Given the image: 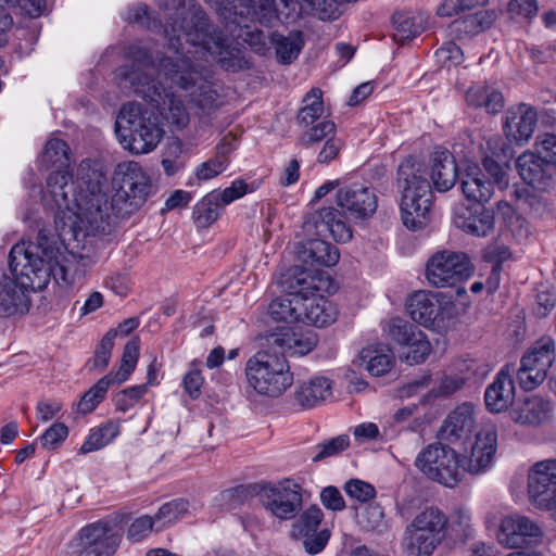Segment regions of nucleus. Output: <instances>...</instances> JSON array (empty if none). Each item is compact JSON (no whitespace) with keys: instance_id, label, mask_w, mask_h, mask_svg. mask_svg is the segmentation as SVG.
Masks as SVG:
<instances>
[{"instance_id":"f257e3e1","label":"nucleus","mask_w":556,"mask_h":556,"mask_svg":"<svg viewBox=\"0 0 556 556\" xmlns=\"http://www.w3.org/2000/svg\"><path fill=\"white\" fill-rule=\"evenodd\" d=\"M164 36L176 56L161 59L159 75L169 89L177 87L185 90L190 101L204 113L216 109L219 96L212 88L211 72L191 60V51H185L182 40L199 48L202 54L210 53L223 68L231 72L243 66L240 50L210 23L208 16L194 0H186L184 8L169 16L164 26Z\"/></svg>"},{"instance_id":"f03ea898","label":"nucleus","mask_w":556,"mask_h":556,"mask_svg":"<svg viewBox=\"0 0 556 556\" xmlns=\"http://www.w3.org/2000/svg\"><path fill=\"white\" fill-rule=\"evenodd\" d=\"M105 174L90 160L80 162L77 178L68 170L55 169L47 178V190L56 208L55 228L65 239H77L78 222L86 225L87 235H106L109 215L104 189Z\"/></svg>"},{"instance_id":"7ed1b4c3","label":"nucleus","mask_w":556,"mask_h":556,"mask_svg":"<svg viewBox=\"0 0 556 556\" xmlns=\"http://www.w3.org/2000/svg\"><path fill=\"white\" fill-rule=\"evenodd\" d=\"M58 251L48 244L47 235L39 231L37 242L21 241L9 253V269L12 277L0 269V316L9 317L28 309L25 291L42 290L54 276L58 280H70L71 266L55 263Z\"/></svg>"},{"instance_id":"20e7f679","label":"nucleus","mask_w":556,"mask_h":556,"mask_svg":"<svg viewBox=\"0 0 556 556\" xmlns=\"http://www.w3.org/2000/svg\"><path fill=\"white\" fill-rule=\"evenodd\" d=\"M497 448V433L483 428L476 435L470 456L465 457L442 443L429 444L416 457L415 465L429 479L445 486H454L466 472L478 475L492 463Z\"/></svg>"},{"instance_id":"39448f33","label":"nucleus","mask_w":556,"mask_h":556,"mask_svg":"<svg viewBox=\"0 0 556 556\" xmlns=\"http://www.w3.org/2000/svg\"><path fill=\"white\" fill-rule=\"evenodd\" d=\"M337 204L341 211L329 206L307 214L302 227L307 233L325 236L327 232L337 242L352 239V228L343 217L362 222L374 215L377 210V197L372 190L361 184L345 186L337 192Z\"/></svg>"},{"instance_id":"423d86ee","label":"nucleus","mask_w":556,"mask_h":556,"mask_svg":"<svg viewBox=\"0 0 556 556\" xmlns=\"http://www.w3.org/2000/svg\"><path fill=\"white\" fill-rule=\"evenodd\" d=\"M129 56L138 61L139 66L125 73L123 84L144 101L155 108L160 115L168 123L178 127H185L189 122V115L181 99L162 86L153 78L154 68L151 66V55L140 47L129 48Z\"/></svg>"},{"instance_id":"0eeeda50","label":"nucleus","mask_w":556,"mask_h":556,"mask_svg":"<svg viewBox=\"0 0 556 556\" xmlns=\"http://www.w3.org/2000/svg\"><path fill=\"white\" fill-rule=\"evenodd\" d=\"M428 176L427 166L413 156L405 159L397 168L402 220L413 231L426 227L427 215L432 205V185Z\"/></svg>"},{"instance_id":"6e6552de","label":"nucleus","mask_w":556,"mask_h":556,"mask_svg":"<svg viewBox=\"0 0 556 556\" xmlns=\"http://www.w3.org/2000/svg\"><path fill=\"white\" fill-rule=\"evenodd\" d=\"M116 192L110 197L108 186L104 189L109 215V235L112 231L113 218H127L137 212L152 193L150 177L139 163L134 161L121 162L114 170Z\"/></svg>"},{"instance_id":"1a4fd4ad","label":"nucleus","mask_w":556,"mask_h":556,"mask_svg":"<svg viewBox=\"0 0 556 556\" xmlns=\"http://www.w3.org/2000/svg\"><path fill=\"white\" fill-rule=\"evenodd\" d=\"M115 131L119 143L132 154L152 152L163 138V129L157 116L139 103H126L122 106Z\"/></svg>"},{"instance_id":"9d476101","label":"nucleus","mask_w":556,"mask_h":556,"mask_svg":"<svg viewBox=\"0 0 556 556\" xmlns=\"http://www.w3.org/2000/svg\"><path fill=\"white\" fill-rule=\"evenodd\" d=\"M245 376L254 391L270 397L280 396L293 383L286 355L270 345L247 362Z\"/></svg>"},{"instance_id":"9b49d317","label":"nucleus","mask_w":556,"mask_h":556,"mask_svg":"<svg viewBox=\"0 0 556 556\" xmlns=\"http://www.w3.org/2000/svg\"><path fill=\"white\" fill-rule=\"evenodd\" d=\"M446 516L437 507H427L405 529V556H431L445 538Z\"/></svg>"},{"instance_id":"f8f14e48","label":"nucleus","mask_w":556,"mask_h":556,"mask_svg":"<svg viewBox=\"0 0 556 556\" xmlns=\"http://www.w3.org/2000/svg\"><path fill=\"white\" fill-rule=\"evenodd\" d=\"M326 280L319 275H309L300 267H291L282 275L281 287L291 298H278L268 306V317L277 323L299 321V294L324 290Z\"/></svg>"},{"instance_id":"ddd939ff","label":"nucleus","mask_w":556,"mask_h":556,"mask_svg":"<svg viewBox=\"0 0 556 556\" xmlns=\"http://www.w3.org/2000/svg\"><path fill=\"white\" fill-rule=\"evenodd\" d=\"M473 273V265L464 252L443 250L435 252L426 264V278L434 288L453 287Z\"/></svg>"},{"instance_id":"4468645a","label":"nucleus","mask_w":556,"mask_h":556,"mask_svg":"<svg viewBox=\"0 0 556 556\" xmlns=\"http://www.w3.org/2000/svg\"><path fill=\"white\" fill-rule=\"evenodd\" d=\"M555 342L551 337L538 339L523 354L517 378L520 387L530 391L540 386L555 361Z\"/></svg>"},{"instance_id":"2eb2a0df","label":"nucleus","mask_w":556,"mask_h":556,"mask_svg":"<svg viewBox=\"0 0 556 556\" xmlns=\"http://www.w3.org/2000/svg\"><path fill=\"white\" fill-rule=\"evenodd\" d=\"M301 491V485L290 479L278 483L262 482L261 502L275 517L290 520L302 509Z\"/></svg>"},{"instance_id":"dca6fc26","label":"nucleus","mask_w":556,"mask_h":556,"mask_svg":"<svg viewBox=\"0 0 556 556\" xmlns=\"http://www.w3.org/2000/svg\"><path fill=\"white\" fill-rule=\"evenodd\" d=\"M530 502L548 513L556 522V460H543L532 466L528 475Z\"/></svg>"},{"instance_id":"f3484780","label":"nucleus","mask_w":556,"mask_h":556,"mask_svg":"<svg viewBox=\"0 0 556 556\" xmlns=\"http://www.w3.org/2000/svg\"><path fill=\"white\" fill-rule=\"evenodd\" d=\"M75 556H112L121 542L115 526L106 520H98L83 527L77 534Z\"/></svg>"},{"instance_id":"a211bd4d","label":"nucleus","mask_w":556,"mask_h":556,"mask_svg":"<svg viewBox=\"0 0 556 556\" xmlns=\"http://www.w3.org/2000/svg\"><path fill=\"white\" fill-rule=\"evenodd\" d=\"M303 231L311 238L298 245L296 257L302 265H294L293 267H300L309 275H319L326 281H329L328 277H325V273L319 270V267L333 266L340 258L338 248L325 240L331 235L327 232L325 236H319L314 232L307 233L304 229Z\"/></svg>"},{"instance_id":"6ab92c4d","label":"nucleus","mask_w":556,"mask_h":556,"mask_svg":"<svg viewBox=\"0 0 556 556\" xmlns=\"http://www.w3.org/2000/svg\"><path fill=\"white\" fill-rule=\"evenodd\" d=\"M544 532L532 519L522 515H511L502 519L497 532L498 542L508 548L536 546L542 543Z\"/></svg>"},{"instance_id":"aec40b11","label":"nucleus","mask_w":556,"mask_h":556,"mask_svg":"<svg viewBox=\"0 0 556 556\" xmlns=\"http://www.w3.org/2000/svg\"><path fill=\"white\" fill-rule=\"evenodd\" d=\"M390 340L409 349L406 359L409 364H420L430 354L431 345L424 332L410 321L395 317L384 329Z\"/></svg>"},{"instance_id":"412c9836","label":"nucleus","mask_w":556,"mask_h":556,"mask_svg":"<svg viewBox=\"0 0 556 556\" xmlns=\"http://www.w3.org/2000/svg\"><path fill=\"white\" fill-rule=\"evenodd\" d=\"M324 290H314L312 293L299 294V321L315 327H325L337 318V311L319 292H330V282L327 281Z\"/></svg>"},{"instance_id":"4be33fe9","label":"nucleus","mask_w":556,"mask_h":556,"mask_svg":"<svg viewBox=\"0 0 556 556\" xmlns=\"http://www.w3.org/2000/svg\"><path fill=\"white\" fill-rule=\"evenodd\" d=\"M268 345L280 349L278 353L289 352L293 355H306L312 352L318 342L314 330H302L298 327H281L279 332L270 333L267 338Z\"/></svg>"},{"instance_id":"5701e85b","label":"nucleus","mask_w":556,"mask_h":556,"mask_svg":"<svg viewBox=\"0 0 556 556\" xmlns=\"http://www.w3.org/2000/svg\"><path fill=\"white\" fill-rule=\"evenodd\" d=\"M536 124V110L533 106L520 103L506 111L503 126L507 138L521 144L532 137Z\"/></svg>"},{"instance_id":"b1692460","label":"nucleus","mask_w":556,"mask_h":556,"mask_svg":"<svg viewBox=\"0 0 556 556\" xmlns=\"http://www.w3.org/2000/svg\"><path fill=\"white\" fill-rule=\"evenodd\" d=\"M407 312L412 319L426 328L440 327L443 308L437 295L430 291L414 292L407 301Z\"/></svg>"},{"instance_id":"393cba45","label":"nucleus","mask_w":556,"mask_h":556,"mask_svg":"<svg viewBox=\"0 0 556 556\" xmlns=\"http://www.w3.org/2000/svg\"><path fill=\"white\" fill-rule=\"evenodd\" d=\"M453 223L466 233L486 237L494 229V214L483 205L459 206L454 210Z\"/></svg>"},{"instance_id":"a878e982","label":"nucleus","mask_w":556,"mask_h":556,"mask_svg":"<svg viewBox=\"0 0 556 556\" xmlns=\"http://www.w3.org/2000/svg\"><path fill=\"white\" fill-rule=\"evenodd\" d=\"M516 167L521 179L539 191L549 187L555 170L551 164L531 151L523 152L517 159Z\"/></svg>"},{"instance_id":"bb28decb","label":"nucleus","mask_w":556,"mask_h":556,"mask_svg":"<svg viewBox=\"0 0 556 556\" xmlns=\"http://www.w3.org/2000/svg\"><path fill=\"white\" fill-rule=\"evenodd\" d=\"M554 406L549 400L533 395L526 397L510 410V418L522 426L539 427L551 421Z\"/></svg>"},{"instance_id":"cd10ccee","label":"nucleus","mask_w":556,"mask_h":556,"mask_svg":"<svg viewBox=\"0 0 556 556\" xmlns=\"http://www.w3.org/2000/svg\"><path fill=\"white\" fill-rule=\"evenodd\" d=\"M515 400V382L505 368L496 375L484 392L485 407L491 413H502L513 405Z\"/></svg>"},{"instance_id":"c85d7f7f","label":"nucleus","mask_w":556,"mask_h":556,"mask_svg":"<svg viewBox=\"0 0 556 556\" xmlns=\"http://www.w3.org/2000/svg\"><path fill=\"white\" fill-rule=\"evenodd\" d=\"M473 427V407L471 404L465 403L447 415L438 432V437L444 441L455 442L468 438Z\"/></svg>"},{"instance_id":"c756f323","label":"nucleus","mask_w":556,"mask_h":556,"mask_svg":"<svg viewBox=\"0 0 556 556\" xmlns=\"http://www.w3.org/2000/svg\"><path fill=\"white\" fill-rule=\"evenodd\" d=\"M430 178L432 187L439 192L450 190L458 178L457 165L448 150H435L431 154Z\"/></svg>"},{"instance_id":"7c9ffc66","label":"nucleus","mask_w":556,"mask_h":556,"mask_svg":"<svg viewBox=\"0 0 556 556\" xmlns=\"http://www.w3.org/2000/svg\"><path fill=\"white\" fill-rule=\"evenodd\" d=\"M460 185L467 200L483 204L494 192V184L478 165H468L460 176Z\"/></svg>"},{"instance_id":"2f4dec72","label":"nucleus","mask_w":556,"mask_h":556,"mask_svg":"<svg viewBox=\"0 0 556 556\" xmlns=\"http://www.w3.org/2000/svg\"><path fill=\"white\" fill-rule=\"evenodd\" d=\"M235 15H232L230 18H224L227 23H231L238 27V33H236L237 38L241 39L243 42L249 45V47L257 54L265 55L268 51V36L264 34L263 30L257 28L255 25H250L248 22L251 23H258L261 22L257 18H254L252 16H237V18H233Z\"/></svg>"},{"instance_id":"473e14b6","label":"nucleus","mask_w":556,"mask_h":556,"mask_svg":"<svg viewBox=\"0 0 556 556\" xmlns=\"http://www.w3.org/2000/svg\"><path fill=\"white\" fill-rule=\"evenodd\" d=\"M331 394V382L325 377H314L303 382L294 392V400L302 408H311Z\"/></svg>"},{"instance_id":"72a5a7b5","label":"nucleus","mask_w":556,"mask_h":556,"mask_svg":"<svg viewBox=\"0 0 556 556\" xmlns=\"http://www.w3.org/2000/svg\"><path fill=\"white\" fill-rule=\"evenodd\" d=\"M358 366L364 367L370 375L380 377L390 371L394 364V355L390 349H363L357 359Z\"/></svg>"},{"instance_id":"f704fd0d","label":"nucleus","mask_w":556,"mask_h":556,"mask_svg":"<svg viewBox=\"0 0 556 556\" xmlns=\"http://www.w3.org/2000/svg\"><path fill=\"white\" fill-rule=\"evenodd\" d=\"M269 39L275 46L278 62L282 64H291L304 47L303 33L300 30L290 31L288 36L271 33Z\"/></svg>"},{"instance_id":"c9c22d12","label":"nucleus","mask_w":556,"mask_h":556,"mask_svg":"<svg viewBox=\"0 0 556 556\" xmlns=\"http://www.w3.org/2000/svg\"><path fill=\"white\" fill-rule=\"evenodd\" d=\"M302 102L303 106L298 112L296 121L299 125L308 127L324 114L323 91L319 88H312Z\"/></svg>"},{"instance_id":"e433bc0d","label":"nucleus","mask_w":556,"mask_h":556,"mask_svg":"<svg viewBox=\"0 0 556 556\" xmlns=\"http://www.w3.org/2000/svg\"><path fill=\"white\" fill-rule=\"evenodd\" d=\"M119 432V426L113 421H108L98 428L91 430L78 453L87 454L103 448L111 443Z\"/></svg>"},{"instance_id":"4c0bfd02","label":"nucleus","mask_w":556,"mask_h":556,"mask_svg":"<svg viewBox=\"0 0 556 556\" xmlns=\"http://www.w3.org/2000/svg\"><path fill=\"white\" fill-rule=\"evenodd\" d=\"M41 162L46 167L68 170L71 164L70 147L62 139H51L45 146Z\"/></svg>"},{"instance_id":"58836bf2","label":"nucleus","mask_w":556,"mask_h":556,"mask_svg":"<svg viewBox=\"0 0 556 556\" xmlns=\"http://www.w3.org/2000/svg\"><path fill=\"white\" fill-rule=\"evenodd\" d=\"M48 238V244L51 245L53 249H55L58 251V254L55 255V260H53V265L55 263L60 264L61 266L63 265H68L71 266V271H70V280L68 281H64L63 279H56L54 276L53 279L55 280L56 283H63V285H66V286H70V285H73L76 280V278L80 279L81 277H84L85 275V269L87 267H89L92 263V260L90 256H87V255H81L79 254L78 256L76 255H72V258L73 260H70V258H66L62 252L60 251V249L54 244V242L47 236Z\"/></svg>"},{"instance_id":"ea45409f","label":"nucleus","mask_w":556,"mask_h":556,"mask_svg":"<svg viewBox=\"0 0 556 556\" xmlns=\"http://www.w3.org/2000/svg\"><path fill=\"white\" fill-rule=\"evenodd\" d=\"M223 207L214 192H210L195 204L192 218L198 227H208L218 218L219 210Z\"/></svg>"},{"instance_id":"a19ab883","label":"nucleus","mask_w":556,"mask_h":556,"mask_svg":"<svg viewBox=\"0 0 556 556\" xmlns=\"http://www.w3.org/2000/svg\"><path fill=\"white\" fill-rule=\"evenodd\" d=\"M189 502L184 498H176L163 504L154 515L156 520V531L168 527L188 514Z\"/></svg>"},{"instance_id":"79ce46f5","label":"nucleus","mask_w":556,"mask_h":556,"mask_svg":"<svg viewBox=\"0 0 556 556\" xmlns=\"http://www.w3.org/2000/svg\"><path fill=\"white\" fill-rule=\"evenodd\" d=\"M324 519L323 510L312 505L305 509L292 525L290 535L292 539L307 536L308 533L320 530V523Z\"/></svg>"},{"instance_id":"37998d69","label":"nucleus","mask_w":556,"mask_h":556,"mask_svg":"<svg viewBox=\"0 0 556 556\" xmlns=\"http://www.w3.org/2000/svg\"><path fill=\"white\" fill-rule=\"evenodd\" d=\"M112 372L102 377L81 396L77 409L81 414H89L93 412L98 405L103 401L105 394L111 387Z\"/></svg>"},{"instance_id":"c03bdc74","label":"nucleus","mask_w":556,"mask_h":556,"mask_svg":"<svg viewBox=\"0 0 556 556\" xmlns=\"http://www.w3.org/2000/svg\"><path fill=\"white\" fill-rule=\"evenodd\" d=\"M298 138V144L304 148H309L313 144L328 139L329 137L336 136V124L330 119H324L318 123L306 127Z\"/></svg>"},{"instance_id":"a18cd8bd","label":"nucleus","mask_w":556,"mask_h":556,"mask_svg":"<svg viewBox=\"0 0 556 556\" xmlns=\"http://www.w3.org/2000/svg\"><path fill=\"white\" fill-rule=\"evenodd\" d=\"M262 494V482L260 483H250V484H241L235 488L227 489L222 492V498L226 502L230 507L235 508L245 501L258 495L261 497Z\"/></svg>"},{"instance_id":"49530a36","label":"nucleus","mask_w":556,"mask_h":556,"mask_svg":"<svg viewBox=\"0 0 556 556\" xmlns=\"http://www.w3.org/2000/svg\"><path fill=\"white\" fill-rule=\"evenodd\" d=\"M350 446V438L348 434H340L338 437L325 440L315 446L316 454L312 460L314 463L321 462L326 458L337 456Z\"/></svg>"},{"instance_id":"de8ad7c7","label":"nucleus","mask_w":556,"mask_h":556,"mask_svg":"<svg viewBox=\"0 0 556 556\" xmlns=\"http://www.w3.org/2000/svg\"><path fill=\"white\" fill-rule=\"evenodd\" d=\"M256 9V0H219L218 1V11L220 16L224 18H230L235 15L241 17H254V12Z\"/></svg>"},{"instance_id":"09e8293b","label":"nucleus","mask_w":556,"mask_h":556,"mask_svg":"<svg viewBox=\"0 0 556 556\" xmlns=\"http://www.w3.org/2000/svg\"><path fill=\"white\" fill-rule=\"evenodd\" d=\"M117 336V330L110 329L101 339L100 343L98 344L94 356L90 361L91 368L104 370L109 363L112 355V350L114 346V340Z\"/></svg>"},{"instance_id":"8fccbe9b","label":"nucleus","mask_w":556,"mask_h":556,"mask_svg":"<svg viewBox=\"0 0 556 556\" xmlns=\"http://www.w3.org/2000/svg\"><path fill=\"white\" fill-rule=\"evenodd\" d=\"M147 391V384H139L117 392L113 397L116 409L126 413L143 397Z\"/></svg>"},{"instance_id":"3c124183","label":"nucleus","mask_w":556,"mask_h":556,"mask_svg":"<svg viewBox=\"0 0 556 556\" xmlns=\"http://www.w3.org/2000/svg\"><path fill=\"white\" fill-rule=\"evenodd\" d=\"M539 11L536 0H509L507 12L511 20L529 21L536 16Z\"/></svg>"},{"instance_id":"603ef678","label":"nucleus","mask_w":556,"mask_h":556,"mask_svg":"<svg viewBox=\"0 0 556 556\" xmlns=\"http://www.w3.org/2000/svg\"><path fill=\"white\" fill-rule=\"evenodd\" d=\"M330 531L327 528L313 531L307 536L295 538L294 540L301 541L303 548L311 555L319 554L324 551L330 539Z\"/></svg>"},{"instance_id":"864d4df0","label":"nucleus","mask_w":556,"mask_h":556,"mask_svg":"<svg viewBox=\"0 0 556 556\" xmlns=\"http://www.w3.org/2000/svg\"><path fill=\"white\" fill-rule=\"evenodd\" d=\"M68 428L63 422H54L39 438L40 444L46 450L58 448L67 438Z\"/></svg>"},{"instance_id":"5fc2aeb1","label":"nucleus","mask_w":556,"mask_h":556,"mask_svg":"<svg viewBox=\"0 0 556 556\" xmlns=\"http://www.w3.org/2000/svg\"><path fill=\"white\" fill-rule=\"evenodd\" d=\"M344 491L350 497L362 503L368 502L376 496L375 486L359 479L349 480L344 484Z\"/></svg>"},{"instance_id":"6e6d98bb","label":"nucleus","mask_w":556,"mask_h":556,"mask_svg":"<svg viewBox=\"0 0 556 556\" xmlns=\"http://www.w3.org/2000/svg\"><path fill=\"white\" fill-rule=\"evenodd\" d=\"M535 154L551 164L553 168L556 166V135L545 134L539 137L535 144Z\"/></svg>"},{"instance_id":"4d7b16f0","label":"nucleus","mask_w":556,"mask_h":556,"mask_svg":"<svg viewBox=\"0 0 556 556\" xmlns=\"http://www.w3.org/2000/svg\"><path fill=\"white\" fill-rule=\"evenodd\" d=\"M156 527V520L154 517L141 516L132 521L127 531V538L132 542H140L149 535Z\"/></svg>"},{"instance_id":"13d9d810","label":"nucleus","mask_w":556,"mask_h":556,"mask_svg":"<svg viewBox=\"0 0 556 556\" xmlns=\"http://www.w3.org/2000/svg\"><path fill=\"white\" fill-rule=\"evenodd\" d=\"M228 166V161L220 157H211L201 163L195 169V177L199 180H210L222 174Z\"/></svg>"},{"instance_id":"bf43d9fd","label":"nucleus","mask_w":556,"mask_h":556,"mask_svg":"<svg viewBox=\"0 0 556 556\" xmlns=\"http://www.w3.org/2000/svg\"><path fill=\"white\" fill-rule=\"evenodd\" d=\"M482 165L486 176L498 187V189L502 190L508 186L507 173L494 159L485 156L482 160Z\"/></svg>"},{"instance_id":"052dcab7","label":"nucleus","mask_w":556,"mask_h":556,"mask_svg":"<svg viewBox=\"0 0 556 556\" xmlns=\"http://www.w3.org/2000/svg\"><path fill=\"white\" fill-rule=\"evenodd\" d=\"M249 191L248 184L242 179L232 181L230 187L225 188L222 192L213 191L217 197V201L225 206L233 202L235 200L243 197Z\"/></svg>"},{"instance_id":"680f3d73","label":"nucleus","mask_w":556,"mask_h":556,"mask_svg":"<svg viewBox=\"0 0 556 556\" xmlns=\"http://www.w3.org/2000/svg\"><path fill=\"white\" fill-rule=\"evenodd\" d=\"M323 505L333 511H341L345 508V501L338 488L333 485L326 486L320 492Z\"/></svg>"},{"instance_id":"e2e57ef3","label":"nucleus","mask_w":556,"mask_h":556,"mask_svg":"<svg viewBox=\"0 0 556 556\" xmlns=\"http://www.w3.org/2000/svg\"><path fill=\"white\" fill-rule=\"evenodd\" d=\"M393 24L396 26V33L394 39L401 42L413 39L419 34L418 28L413 29V23L408 17H404L402 14H394L392 17Z\"/></svg>"},{"instance_id":"0e129e2a","label":"nucleus","mask_w":556,"mask_h":556,"mask_svg":"<svg viewBox=\"0 0 556 556\" xmlns=\"http://www.w3.org/2000/svg\"><path fill=\"white\" fill-rule=\"evenodd\" d=\"M483 256L485 261L494 263L493 266L502 267V264L510 258L511 252L507 245L493 242L485 248Z\"/></svg>"},{"instance_id":"69168bd1","label":"nucleus","mask_w":556,"mask_h":556,"mask_svg":"<svg viewBox=\"0 0 556 556\" xmlns=\"http://www.w3.org/2000/svg\"><path fill=\"white\" fill-rule=\"evenodd\" d=\"M451 529L455 533V539L467 541L472 535L470 516L463 510L457 511L456 518L451 523Z\"/></svg>"},{"instance_id":"338daca9","label":"nucleus","mask_w":556,"mask_h":556,"mask_svg":"<svg viewBox=\"0 0 556 556\" xmlns=\"http://www.w3.org/2000/svg\"><path fill=\"white\" fill-rule=\"evenodd\" d=\"M254 18H257L263 26H271L277 20L275 0H256Z\"/></svg>"},{"instance_id":"774afa93","label":"nucleus","mask_w":556,"mask_h":556,"mask_svg":"<svg viewBox=\"0 0 556 556\" xmlns=\"http://www.w3.org/2000/svg\"><path fill=\"white\" fill-rule=\"evenodd\" d=\"M342 148V142L336 136L329 137L325 143L323 149L317 155V162L319 164H328L332 160H334Z\"/></svg>"}]
</instances>
